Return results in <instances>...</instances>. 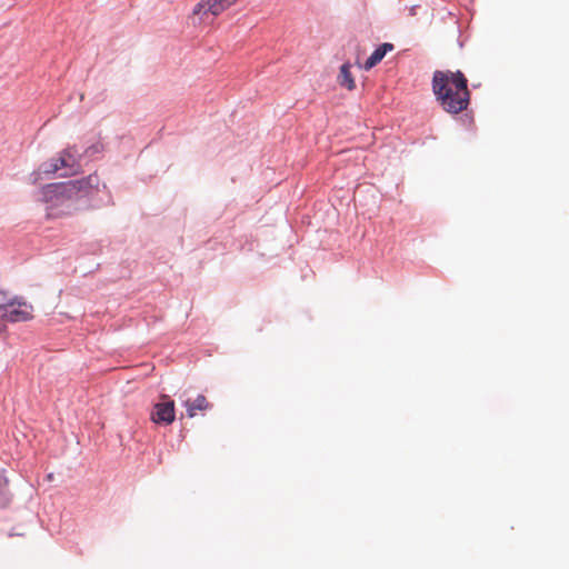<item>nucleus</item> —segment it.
<instances>
[{
  "label": "nucleus",
  "mask_w": 569,
  "mask_h": 569,
  "mask_svg": "<svg viewBox=\"0 0 569 569\" xmlns=\"http://www.w3.org/2000/svg\"><path fill=\"white\" fill-rule=\"evenodd\" d=\"M12 298L8 297V292L7 291L0 290V313L3 312V309L7 307V305L9 303V301Z\"/></svg>",
  "instance_id": "nucleus-13"
},
{
  "label": "nucleus",
  "mask_w": 569,
  "mask_h": 569,
  "mask_svg": "<svg viewBox=\"0 0 569 569\" xmlns=\"http://www.w3.org/2000/svg\"><path fill=\"white\" fill-rule=\"evenodd\" d=\"M62 167L60 166L58 158L51 159L50 161L43 162L40 167L39 172H34L32 176H34L33 183H37L38 178L40 173H44L47 176L56 173L58 170H60Z\"/></svg>",
  "instance_id": "nucleus-10"
},
{
  "label": "nucleus",
  "mask_w": 569,
  "mask_h": 569,
  "mask_svg": "<svg viewBox=\"0 0 569 569\" xmlns=\"http://www.w3.org/2000/svg\"><path fill=\"white\" fill-rule=\"evenodd\" d=\"M81 158L82 154L79 153L77 147L72 146L61 152L58 161L62 168L68 169L66 174H76L81 169Z\"/></svg>",
  "instance_id": "nucleus-6"
},
{
  "label": "nucleus",
  "mask_w": 569,
  "mask_h": 569,
  "mask_svg": "<svg viewBox=\"0 0 569 569\" xmlns=\"http://www.w3.org/2000/svg\"><path fill=\"white\" fill-rule=\"evenodd\" d=\"M393 50V44L385 42L380 44L371 56L366 60L363 68L366 70H370L375 66H377L387 54V52Z\"/></svg>",
  "instance_id": "nucleus-8"
},
{
  "label": "nucleus",
  "mask_w": 569,
  "mask_h": 569,
  "mask_svg": "<svg viewBox=\"0 0 569 569\" xmlns=\"http://www.w3.org/2000/svg\"><path fill=\"white\" fill-rule=\"evenodd\" d=\"M432 91L441 108L452 114L466 110L470 103L468 80L461 71H435Z\"/></svg>",
  "instance_id": "nucleus-1"
},
{
  "label": "nucleus",
  "mask_w": 569,
  "mask_h": 569,
  "mask_svg": "<svg viewBox=\"0 0 569 569\" xmlns=\"http://www.w3.org/2000/svg\"><path fill=\"white\" fill-rule=\"evenodd\" d=\"M99 183V176L93 173L78 180L47 184L42 189V194L47 202L60 203L64 200H80L96 193Z\"/></svg>",
  "instance_id": "nucleus-2"
},
{
  "label": "nucleus",
  "mask_w": 569,
  "mask_h": 569,
  "mask_svg": "<svg viewBox=\"0 0 569 569\" xmlns=\"http://www.w3.org/2000/svg\"><path fill=\"white\" fill-rule=\"evenodd\" d=\"M236 2L237 0H202L194 7L192 13L198 16L201 21H204L209 16H219Z\"/></svg>",
  "instance_id": "nucleus-5"
},
{
  "label": "nucleus",
  "mask_w": 569,
  "mask_h": 569,
  "mask_svg": "<svg viewBox=\"0 0 569 569\" xmlns=\"http://www.w3.org/2000/svg\"><path fill=\"white\" fill-rule=\"evenodd\" d=\"M32 318L33 307L22 297H13L0 313L1 320L12 323L29 321Z\"/></svg>",
  "instance_id": "nucleus-3"
},
{
  "label": "nucleus",
  "mask_w": 569,
  "mask_h": 569,
  "mask_svg": "<svg viewBox=\"0 0 569 569\" xmlns=\"http://www.w3.org/2000/svg\"><path fill=\"white\" fill-rule=\"evenodd\" d=\"M150 419L156 425H171L176 419L174 401L168 395H161L160 401L153 405Z\"/></svg>",
  "instance_id": "nucleus-4"
},
{
  "label": "nucleus",
  "mask_w": 569,
  "mask_h": 569,
  "mask_svg": "<svg viewBox=\"0 0 569 569\" xmlns=\"http://www.w3.org/2000/svg\"><path fill=\"white\" fill-rule=\"evenodd\" d=\"M184 407L187 410V416L189 418H193L197 415V411H204L212 408V405L207 400L203 395H198L196 399H188L184 401Z\"/></svg>",
  "instance_id": "nucleus-7"
},
{
  "label": "nucleus",
  "mask_w": 569,
  "mask_h": 569,
  "mask_svg": "<svg viewBox=\"0 0 569 569\" xmlns=\"http://www.w3.org/2000/svg\"><path fill=\"white\" fill-rule=\"evenodd\" d=\"M102 149H103L102 144H100V143L92 144L86 149L83 156L92 157L96 153H100L102 151Z\"/></svg>",
  "instance_id": "nucleus-12"
},
{
  "label": "nucleus",
  "mask_w": 569,
  "mask_h": 569,
  "mask_svg": "<svg viewBox=\"0 0 569 569\" xmlns=\"http://www.w3.org/2000/svg\"><path fill=\"white\" fill-rule=\"evenodd\" d=\"M350 63H343L340 68V72L338 74V82L341 87L347 88L348 90H353L356 88L355 79L350 71Z\"/></svg>",
  "instance_id": "nucleus-9"
},
{
  "label": "nucleus",
  "mask_w": 569,
  "mask_h": 569,
  "mask_svg": "<svg viewBox=\"0 0 569 569\" xmlns=\"http://www.w3.org/2000/svg\"><path fill=\"white\" fill-rule=\"evenodd\" d=\"M8 490V479L2 471H0V502L3 500Z\"/></svg>",
  "instance_id": "nucleus-11"
},
{
  "label": "nucleus",
  "mask_w": 569,
  "mask_h": 569,
  "mask_svg": "<svg viewBox=\"0 0 569 569\" xmlns=\"http://www.w3.org/2000/svg\"><path fill=\"white\" fill-rule=\"evenodd\" d=\"M48 479L51 480L52 479V473H49L48 475Z\"/></svg>",
  "instance_id": "nucleus-14"
}]
</instances>
